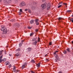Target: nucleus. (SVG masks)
I'll list each match as a JSON object with an SVG mask.
<instances>
[{
	"label": "nucleus",
	"mask_w": 73,
	"mask_h": 73,
	"mask_svg": "<svg viewBox=\"0 0 73 73\" xmlns=\"http://www.w3.org/2000/svg\"><path fill=\"white\" fill-rule=\"evenodd\" d=\"M19 15H21V13L19 12Z\"/></svg>",
	"instance_id": "obj_46"
},
{
	"label": "nucleus",
	"mask_w": 73,
	"mask_h": 73,
	"mask_svg": "<svg viewBox=\"0 0 73 73\" xmlns=\"http://www.w3.org/2000/svg\"><path fill=\"white\" fill-rule=\"evenodd\" d=\"M11 21H12V22H13L15 21H14V20H11Z\"/></svg>",
	"instance_id": "obj_39"
},
{
	"label": "nucleus",
	"mask_w": 73,
	"mask_h": 73,
	"mask_svg": "<svg viewBox=\"0 0 73 73\" xmlns=\"http://www.w3.org/2000/svg\"><path fill=\"white\" fill-rule=\"evenodd\" d=\"M63 4V2L62 1H61L59 3L58 5H60V4Z\"/></svg>",
	"instance_id": "obj_17"
},
{
	"label": "nucleus",
	"mask_w": 73,
	"mask_h": 73,
	"mask_svg": "<svg viewBox=\"0 0 73 73\" xmlns=\"http://www.w3.org/2000/svg\"><path fill=\"white\" fill-rule=\"evenodd\" d=\"M19 24H17V27H19Z\"/></svg>",
	"instance_id": "obj_40"
},
{
	"label": "nucleus",
	"mask_w": 73,
	"mask_h": 73,
	"mask_svg": "<svg viewBox=\"0 0 73 73\" xmlns=\"http://www.w3.org/2000/svg\"><path fill=\"white\" fill-rule=\"evenodd\" d=\"M31 62H32V63H35V60L33 59L31 60Z\"/></svg>",
	"instance_id": "obj_20"
},
{
	"label": "nucleus",
	"mask_w": 73,
	"mask_h": 73,
	"mask_svg": "<svg viewBox=\"0 0 73 73\" xmlns=\"http://www.w3.org/2000/svg\"><path fill=\"white\" fill-rule=\"evenodd\" d=\"M58 51H56L53 53V54H55L54 56L56 58H57V57H58V55H57V53H58Z\"/></svg>",
	"instance_id": "obj_4"
},
{
	"label": "nucleus",
	"mask_w": 73,
	"mask_h": 73,
	"mask_svg": "<svg viewBox=\"0 0 73 73\" xmlns=\"http://www.w3.org/2000/svg\"><path fill=\"white\" fill-rule=\"evenodd\" d=\"M25 5V3L24 2H21V3L20 6L21 7H23Z\"/></svg>",
	"instance_id": "obj_5"
},
{
	"label": "nucleus",
	"mask_w": 73,
	"mask_h": 73,
	"mask_svg": "<svg viewBox=\"0 0 73 73\" xmlns=\"http://www.w3.org/2000/svg\"><path fill=\"white\" fill-rule=\"evenodd\" d=\"M9 66L10 67H11V66H12V65H9Z\"/></svg>",
	"instance_id": "obj_48"
},
{
	"label": "nucleus",
	"mask_w": 73,
	"mask_h": 73,
	"mask_svg": "<svg viewBox=\"0 0 73 73\" xmlns=\"http://www.w3.org/2000/svg\"><path fill=\"white\" fill-rule=\"evenodd\" d=\"M49 45H52V42H50L49 43Z\"/></svg>",
	"instance_id": "obj_37"
},
{
	"label": "nucleus",
	"mask_w": 73,
	"mask_h": 73,
	"mask_svg": "<svg viewBox=\"0 0 73 73\" xmlns=\"http://www.w3.org/2000/svg\"><path fill=\"white\" fill-rule=\"evenodd\" d=\"M16 67L15 66H14L13 67V71L14 72H15L16 73H17V72H20V70H16Z\"/></svg>",
	"instance_id": "obj_3"
},
{
	"label": "nucleus",
	"mask_w": 73,
	"mask_h": 73,
	"mask_svg": "<svg viewBox=\"0 0 73 73\" xmlns=\"http://www.w3.org/2000/svg\"><path fill=\"white\" fill-rule=\"evenodd\" d=\"M1 0H0V2H1Z\"/></svg>",
	"instance_id": "obj_54"
},
{
	"label": "nucleus",
	"mask_w": 73,
	"mask_h": 73,
	"mask_svg": "<svg viewBox=\"0 0 73 73\" xmlns=\"http://www.w3.org/2000/svg\"><path fill=\"white\" fill-rule=\"evenodd\" d=\"M46 60H47V59H46Z\"/></svg>",
	"instance_id": "obj_56"
},
{
	"label": "nucleus",
	"mask_w": 73,
	"mask_h": 73,
	"mask_svg": "<svg viewBox=\"0 0 73 73\" xmlns=\"http://www.w3.org/2000/svg\"><path fill=\"white\" fill-rule=\"evenodd\" d=\"M10 2L11 3L12 2V0H9Z\"/></svg>",
	"instance_id": "obj_41"
},
{
	"label": "nucleus",
	"mask_w": 73,
	"mask_h": 73,
	"mask_svg": "<svg viewBox=\"0 0 73 73\" xmlns=\"http://www.w3.org/2000/svg\"><path fill=\"white\" fill-rule=\"evenodd\" d=\"M19 54H20V52H18L15 54V56H19Z\"/></svg>",
	"instance_id": "obj_13"
},
{
	"label": "nucleus",
	"mask_w": 73,
	"mask_h": 73,
	"mask_svg": "<svg viewBox=\"0 0 73 73\" xmlns=\"http://www.w3.org/2000/svg\"><path fill=\"white\" fill-rule=\"evenodd\" d=\"M58 58V61H60V59H58V58Z\"/></svg>",
	"instance_id": "obj_47"
},
{
	"label": "nucleus",
	"mask_w": 73,
	"mask_h": 73,
	"mask_svg": "<svg viewBox=\"0 0 73 73\" xmlns=\"http://www.w3.org/2000/svg\"><path fill=\"white\" fill-rule=\"evenodd\" d=\"M35 21L36 25H39V22H38V21H39V19L35 18Z\"/></svg>",
	"instance_id": "obj_2"
},
{
	"label": "nucleus",
	"mask_w": 73,
	"mask_h": 73,
	"mask_svg": "<svg viewBox=\"0 0 73 73\" xmlns=\"http://www.w3.org/2000/svg\"><path fill=\"white\" fill-rule=\"evenodd\" d=\"M72 12L71 10H67L66 11L67 13H70Z\"/></svg>",
	"instance_id": "obj_16"
},
{
	"label": "nucleus",
	"mask_w": 73,
	"mask_h": 73,
	"mask_svg": "<svg viewBox=\"0 0 73 73\" xmlns=\"http://www.w3.org/2000/svg\"><path fill=\"white\" fill-rule=\"evenodd\" d=\"M3 52V50H2L0 52V54H2V53Z\"/></svg>",
	"instance_id": "obj_27"
},
{
	"label": "nucleus",
	"mask_w": 73,
	"mask_h": 73,
	"mask_svg": "<svg viewBox=\"0 0 73 73\" xmlns=\"http://www.w3.org/2000/svg\"><path fill=\"white\" fill-rule=\"evenodd\" d=\"M54 60V61L55 62H57V61H58V58H57V57Z\"/></svg>",
	"instance_id": "obj_19"
},
{
	"label": "nucleus",
	"mask_w": 73,
	"mask_h": 73,
	"mask_svg": "<svg viewBox=\"0 0 73 73\" xmlns=\"http://www.w3.org/2000/svg\"><path fill=\"white\" fill-rule=\"evenodd\" d=\"M31 72L32 73H35V72H33V71H31Z\"/></svg>",
	"instance_id": "obj_42"
},
{
	"label": "nucleus",
	"mask_w": 73,
	"mask_h": 73,
	"mask_svg": "<svg viewBox=\"0 0 73 73\" xmlns=\"http://www.w3.org/2000/svg\"><path fill=\"white\" fill-rule=\"evenodd\" d=\"M64 54H66V51H64Z\"/></svg>",
	"instance_id": "obj_33"
},
{
	"label": "nucleus",
	"mask_w": 73,
	"mask_h": 73,
	"mask_svg": "<svg viewBox=\"0 0 73 73\" xmlns=\"http://www.w3.org/2000/svg\"><path fill=\"white\" fill-rule=\"evenodd\" d=\"M3 55H2L0 57V59H1L2 58H3Z\"/></svg>",
	"instance_id": "obj_29"
},
{
	"label": "nucleus",
	"mask_w": 73,
	"mask_h": 73,
	"mask_svg": "<svg viewBox=\"0 0 73 73\" xmlns=\"http://www.w3.org/2000/svg\"><path fill=\"white\" fill-rule=\"evenodd\" d=\"M33 33H31L30 35V36H33Z\"/></svg>",
	"instance_id": "obj_35"
},
{
	"label": "nucleus",
	"mask_w": 73,
	"mask_h": 73,
	"mask_svg": "<svg viewBox=\"0 0 73 73\" xmlns=\"http://www.w3.org/2000/svg\"><path fill=\"white\" fill-rule=\"evenodd\" d=\"M34 21H35V20H34L33 19H32V20H31L30 21V24H33V23H34Z\"/></svg>",
	"instance_id": "obj_9"
},
{
	"label": "nucleus",
	"mask_w": 73,
	"mask_h": 73,
	"mask_svg": "<svg viewBox=\"0 0 73 73\" xmlns=\"http://www.w3.org/2000/svg\"><path fill=\"white\" fill-rule=\"evenodd\" d=\"M28 11H29V12L30 13H31V10H30V9H28Z\"/></svg>",
	"instance_id": "obj_31"
},
{
	"label": "nucleus",
	"mask_w": 73,
	"mask_h": 73,
	"mask_svg": "<svg viewBox=\"0 0 73 73\" xmlns=\"http://www.w3.org/2000/svg\"><path fill=\"white\" fill-rule=\"evenodd\" d=\"M3 61H6V59L5 58H4L3 60Z\"/></svg>",
	"instance_id": "obj_32"
},
{
	"label": "nucleus",
	"mask_w": 73,
	"mask_h": 73,
	"mask_svg": "<svg viewBox=\"0 0 73 73\" xmlns=\"http://www.w3.org/2000/svg\"><path fill=\"white\" fill-rule=\"evenodd\" d=\"M72 16H73V15H72Z\"/></svg>",
	"instance_id": "obj_55"
},
{
	"label": "nucleus",
	"mask_w": 73,
	"mask_h": 73,
	"mask_svg": "<svg viewBox=\"0 0 73 73\" xmlns=\"http://www.w3.org/2000/svg\"><path fill=\"white\" fill-rule=\"evenodd\" d=\"M58 73H63L62 71H59L58 72Z\"/></svg>",
	"instance_id": "obj_38"
},
{
	"label": "nucleus",
	"mask_w": 73,
	"mask_h": 73,
	"mask_svg": "<svg viewBox=\"0 0 73 73\" xmlns=\"http://www.w3.org/2000/svg\"><path fill=\"white\" fill-rule=\"evenodd\" d=\"M35 31H36V32H38V29H36L35 30Z\"/></svg>",
	"instance_id": "obj_43"
},
{
	"label": "nucleus",
	"mask_w": 73,
	"mask_h": 73,
	"mask_svg": "<svg viewBox=\"0 0 73 73\" xmlns=\"http://www.w3.org/2000/svg\"><path fill=\"white\" fill-rule=\"evenodd\" d=\"M1 30L2 31H3L4 33H7L8 32V30H7V29H6V27H4L3 26H1Z\"/></svg>",
	"instance_id": "obj_1"
},
{
	"label": "nucleus",
	"mask_w": 73,
	"mask_h": 73,
	"mask_svg": "<svg viewBox=\"0 0 73 73\" xmlns=\"http://www.w3.org/2000/svg\"><path fill=\"white\" fill-rule=\"evenodd\" d=\"M37 43V41L36 40L35 42H33V45H36V44Z\"/></svg>",
	"instance_id": "obj_10"
},
{
	"label": "nucleus",
	"mask_w": 73,
	"mask_h": 73,
	"mask_svg": "<svg viewBox=\"0 0 73 73\" xmlns=\"http://www.w3.org/2000/svg\"><path fill=\"white\" fill-rule=\"evenodd\" d=\"M40 41V38L39 37H38V41L37 42H39Z\"/></svg>",
	"instance_id": "obj_23"
},
{
	"label": "nucleus",
	"mask_w": 73,
	"mask_h": 73,
	"mask_svg": "<svg viewBox=\"0 0 73 73\" xmlns=\"http://www.w3.org/2000/svg\"><path fill=\"white\" fill-rule=\"evenodd\" d=\"M28 28L29 29H31V28H32V27H28Z\"/></svg>",
	"instance_id": "obj_36"
},
{
	"label": "nucleus",
	"mask_w": 73,
	"mask_h": 73,
	"mask_svg": "<svg viewBox=\"0 0 73 73\" xmlns=\"http://www.w3.org/2000/svg\"><path fill=\"white\" fill-rule=\"evenodd\" d=\"M2 61H3V60L2 59H0V63Z\"/></svg>",
	"instance_id": "obj_34"
},
{
	"label": "nucleus",
	"mask_w": 73,
	"mask_h": 73,
	"mask_svg": "<svg viewBox=\"0 0 73 73\" xmlns=\"http://www.w3.org/2000/svg\"><path fill=\"white\" fill-rule=\"evenodd\" d=\"M67 50L68 52L69 53L70 52V49H69V48H67Z\"/></svg>",
	"instance_id": "obj_22"
},
{
	"label": "nucleus",
	"mask_w": 73,
	"mask_h": 73,
	"mask_svg": "<svg viewBox=\"0 0 73 73\" xmlns=\"http://www.w3.org/2000/svg\"><path fill=\"white\" fill-rule=\"evenodd\" d=\"M36 66L38 68H39L40 66V63H39L36 64Z\"/></svg>",
	"instance_id": "obj_12"
},
{
	"label": "nucleus",
	"mask_w": 73,
	"mask_h": 73,
	"mask_svg": "<svg viewBox=\"0 0 73 73\" xmlns=\"http://www.w3.org/2000/svg\"><path fill=\"white\" fill-rule=\"evenodd\" d=\"M61 7H62V5H60L58 6V8H60Z\"/></svg>",
	"instance_id": "obj_28"
},
{
	"label": "nucleus",
	"mask_w": 73,
	"mask_h": 73,
	"mask_svg": "<svg viewBox=\"0 0 73 73\" xmlns=\"http://www.w3.org/2000/svg\"><path fill=\"white\" fill-rule=\"evenodd\" d=\"M36 39H37V38H33L32 39L33 41H36Z\"/></svg>",
	"instance_id": "obj_18"
},
{
	"label": "nucleus",
	"mask_w": 73,
	"mask_h": 73,
	"mask_svg": "<svg viewBox=\"0 0 73 73\" xmlns=\"http://www.w3.org/2000/svg\"><path fill=\"white\" fill-rule=\"evenodd\" d=\"M50 3H48L47 6V10H49L50 9Z\"/></svg>",
	"instance_id": "obj_6"
},
{
	"label": "nucleus",
	"mask_w": 73,
	"mask_h": 73,
	"mask_svg": "<svg viewBox=\"0 0 73 73\" xmlns=\"http://www.w3.org/2000/svg\"><path fill=\"white\" fill-rule=\"evenodd\" d=\"M27 49L28 50V51H29V52H31V50H32V48H29Z\"/></svg>",
	"instance_id": "obj_15"
},
{
	"label": "nucleus",
	"mask_w": 73,
	"mask_h": 73,
	"mask_svg": "<svg viewBox=\"0 0 73 73\" xmlns=\"http://www.w3.org/2000/svg\"><path fill=\"white\" fill-rule=\"evenodd\" d=\"M24 41V40H22L21 41V42H23Z\"/></svg>",
	"instance_id": "obj_50"
},
{
	"label": "nucleus",
	"mask_w": 73,
	"mask_h": 73,
	"mask_svg": "<svg viewBox=\"0 0 73 73\" xmlns=\"http://www.w3.org/2000/svg\"><path fill=\"white\" fill-rule=\"evenodd\" d=\"M25 65H26V64H24L22 66V69H23L25 67Z\"/></svg>",
	"instance_id": "obj_11"
},
{
	"label": "nucleus",
	"mask_w": 73,
	"mask_h": 73,
	"mask_svg": "<svg viewBox=\"0 0 73 73\" xmlns=\"http://www.w3.org/2000/svg\"><path fill=\"white\" fill-rule=\"evenodd\" d=\"M58 20H62V18L59 17L58 18Z\"/></svg>",
	"instance_id": "obj_26"
},
{
	"label": "nucleus",
	"mask_w": 73,
	"mask_h": 73,
	"mask_svg": "<svg viewBox=\"0 0 73 73\" xmlns=\"http://www.w3.org/2000/svg\"><path fill=\"white\" fill-rule=\"evenodd\" d=\"M5 64L6 65H9V63L8 62H5Z\"/></svg>",
	"instance_id": "obj_14"
},
{
	"label": "nucleus",
	"mask_w": 73,
	"mask_h": 73,
	"mask_svg": "<svg viewBox=\"0 0 73 73\" xmlns=\"http://www.w3.org/2000/svg\"><path fill=\"white\" fill-rule=\"evenodd\" d=\"M22 44H23V42L19 44V47H21V46Z\"/></svg>",
	"instance_id": "obj_25"
},
{
	"label": "nucleus",
	"mask_w": 73,
	"mask_h": 73,
	"mask_svg": "<svg viewBox=\"0 0 73 73\" xmlns=\"http://www.w3.org/2000/svg\"><path fill=\"white\" fill-rule=\"evenodd\" d=\"M25 11H28V9H25Z\"/></svg>",
	"instance_id": "obj_49"
},
{
	"label": "nucleus",
	"mask_w": 73,
	"mask_h": 73,
	"mask_svg": "<svg viewBox=\"0 0 73 73\" xmlns=\"http://www.w3.org/2000/svg\"><path fill=\"white\" fill-rule=\"evenodd\" d=\"M70 21H72V23H73V18H70Z\"/></svg>",
	"instance_id": "obj_21"
},
{
	"label": "nucleus",
	"mask_w": 73,
	"mask_h": 73,
	"mask_svg": "<svg viewBox=\"0 0 73 73\" xmlns=\"http://www.w3.org/2000/svg\"><path fill=\"white\" fill-rule=\"evenodd\" d=\"M3 2L4 3H10L9 0H4Z\"/></svg>",
	"instance_id": "obj_7"
},
{
	"label": "nucleus",
	"mask_w": 73,
	"mask_h": 73,
	"mask_svg": "<svg viewBox=\"0 0 73 73\" xmlns=\"http://www.w3.org/2000/svg\"><path fill=\"white\" fill-rule=\"evenodd\" d=\"M45 1V0H42V2H44V1Z\"/></svg>",
	"instance_id": "obj_45"
},
{
	"label": "nucleus",
	"mask_w": 73,
	"mask_h": 73,
	"mask_svg": "<svg viewBox=\"0 0 73 73\" xmlns=\"http://www.w3.org/2000/svg\"><path fill=\"white\" fill-rule=\"evenodd\" d=\"M63 4L64 5H67V4H66V3H63Z\"/></svg>",
	"instance_id": "obj_44"
},
{
	"label": "nucleus",
	"mask_w": 73,
	"mask_h": 73,
	"mask_svg": "<svg viewBox=\"0 0 73 73\" xmlns=\"http://www.w3.org/2000/svg\"><path fill=\"white\" fill-rule=\"evenodd\" d=\"M9 56H11L12 55H11V54H9Z\"/></svg>",
	"instance_id": "obj_52"
},
{
	"label": "nucleus",
	"mask_w": 73,
	"mask_h": 73,
	"mask_svg": "<svg viewBox=\"0 0 73 73\" xmlns=\"http://www.w3.org/2000/svg\"><path fill=\"white\" fill-rule=\"evenodd\" d=\"M47 56V54H46L45 55V56Z\"/></svg>",
	"instance_id": "obj_53"
},
{
	"label": "nucleus",
	"mask_w": 73,
	"mask_h": 73,
	"mask_svg": "<svg viewBox=\"0 0 73 73\" xmlns=\"http://www.w3.org/2000/svg\"><path fill=\"white\" fill-rule=\"evenodd\" d=\"M5 54H7V52H5Z\"/></svg>",
	"instance_id": "obj_51"
},
{
	"label": "nucleus",
	"mask_w": 73,
	"mask_h": 73,
	"mask_svg": "<svg viewBox=\"0 0 73 73\" xmlns=\"http://www.w3.org/2000/svg\"><path fill=\"white\" fill-rule=\"evenodd\" d=\"M20 50H21V49H20V48H18V49H17L16 50V52H17V51H20Z\"/></svg>",
	"instance_id": "obj_24"
},
{
	"label": "nucleus",
	"mask_w": 73,
	"mask_h": 73,
	"mask_svg": "<svg viewBox=\"0 0 73 73\" xmlns=\"http://www.w3.org/2000/svg\"><path fill=\"white\" fill-rule=\"evenodd\" d=\"M41 7L43 9H45V8H46V5H45L43 4L41 5Z\"/></svg>",
	"instance_id": "obj_8"
},
{
	"label": "nucleus",
	"mask_w": 73,
	"mask_h": 73,
	"mask_svg": "<svg viewBox=\"0 0 73 73\" xmlns=\"http://www.w3.org/2000/svg\"><path fill=\"white\" fill-rule=\"evenodd\" d=\"M20 12L23 13V10H22V9H20Z\"/></svg>",
	"instance_id": "obj_30"
}]
</instances>
